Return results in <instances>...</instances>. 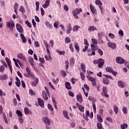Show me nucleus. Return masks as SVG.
Wrapping results in <instances>:
<instances>
[{"label":"nucleus","instance_id":"nucleus-61","mask_svg":"<svg viewBox=\"0 0 129 129\" xmlns=\"http://www.w3.org/2000/svg\"><path fill=\"white\" fill-rule=\"evenodd\" d=\"M34 44H35V47H36L37 48H39V47H40V44H39V42L35 41Z\"/></svg>","mask_w":129,"mask_h":129},{"label":"nucleus","instance_id":"nucleus-23","mask_svg":"<svg viewBox=\"0 0 129 129\" xmlns=\"http://www.w3.org/2000/svg\"><path fill=\"white\" fill-rule=\"evenodd\" d=\"M24 112L26 115H28V114H32V111L29 109L28 107H25L24 108Z\"/></svg>","mask_w":129,"mask_h":129},{"label":"nucleus","instance_id":"nucleus-48","mask_svg":"<svg viewBox=\"0 0 129 129\" xmlns=\"http://www.w3.org/2000/svg\"><path fill=\"white\" fill-rule=\"evenodd\" d=\"M56 52L57 53H58V54H59V55H60L61 56V55H64L65 54V51H59L58 50H56Z\"/></svg>","mask_w":129,"mask_h":129},{"label":"nucleus","instance_id":"nucleus-38","mask_svg":"<svg viewBox=\"0 0 129 129\" xmlns=\"http://www.w3.org/2000/svg\"><path fill=\"white\" fill-rule=\"evenodd\" d=\"M95 4L97 6H102V3H101V1H100V0H96L95 1Z\"/></svg>","mask_w":129,"mask_h":129},{"label":"nucleus","instance_id":"nucleus-5","mask_svg":"<svg viewBox=\"0 0 129 129\" xmlns=\"http://www.w3.org/2000/svg\"><path fill=\"white\" fill-rule=\"evenodd\" d=\"M101 95L105 97H109V96L107 94V88L106 87H103V92L101 93Z\"/></svg>","mask_w":129,"mask_h":129},{"label":"nucleus","instance_id":"nucleus-44","mask_svg":"<svg viewBox=\"0 0 129 129\" xmlns=\"http://www.w3.org/2000/svg\"><path fill=\"white\" fill-rule=\"evenodd\" d=\"M16 113L18 115V116H20V117H22V116H23V114L22 113V112L19 110H17L16 111Z\"/></svg>","mask_w":129,"mask_h":129},{"label":"nucleus","instance_id":"nucleus-3","mask_svg":"<svg viewBox=\"0 0 129 129\" xmlns=\"http://www.w3.org/2000/svg\"><path fill=\"white\" fill-rule=\"evenodd\" d=\"M106 72H109V73H112L114 76H116L117 75V72L113 71L112 67H107L106 68Z\"/></svg>","mask_w":129,"mask_h":129},{"label":"nucleus","instance_id":"nucleus-46","mask_svg":"<svg viewBox=\"0 0 129 129\" xmlns=\"http://www.w3.org/2000/svg\"><path fill=\"white\" fill-rule=\"evenodd\" d=\"M70 64H72V65H74V63H75V59H74V58L71 57L70 60Z\"/></svg>","mask_w":129,"mask_h":129},{"label":"nucleus","instance_id":"nucleus-59","mask_svg":"<svg viewBox=\"0 0 129 129\" xmlns=\"http://www.w3.org/2000/svg\"><path fill=\"white\" fill-rule=\"evenodd\" d=\"M14 9H19V4H18V3H15L14 6Z\"/></svg>","mask_w":129,"mask_h":129},{"label":"nucleus","instance_id":"nucleus-53","mask_svg":"<svg viewBox=\"0 0 129 129\" xmlns=\"http://www.w3.org/2000/svg\"><path fill=\"white\" fill-rule=\"evenodd\" d=\"M71 81L72 84L74 85V84H75L76 81H77V80L74 78H73L71 79Z\"/></svg>","mask_w":129,"mask_h":129},{"label":"nucleus","instance_id":"nucleus-7","mask_svg":"<svg viewBox=\"0 0 129 129\" xmlns=\"http://www.w3.org/2000/svg\"><path fill=\"white\" fill-rule=\"evenodd\" d=\"M116 62L118 64H123L125 62L124 59L120 56H117L116 58Z\"/></svg>","mask_w":129,"mask_h":129},{"label":"nucleus","instance_id":"nucleus-15","mask_svg":"<svg viewBox=\"0 0 129 129\" xmlns=\"http://www.w3.org/2000/svg\"><path fill=\"white\" fill-rule=\"evenodd\" d=\"M90 8L91 10V12L92 13V14H94V15L97 14V11L96 10L94 6H92V4H91L90 5Z\"/></svg>","mask_w":129,"mask_h":129},{"label":"nucleus","instance_id":"nucleus-64","mask_svg":"<svg viewBox=\"0 0 129 129\" xmlns=\"http://www.w3.org/2000/svg\"><path fill=\"white\" fill-rule=\"evenodd\" d=\"M99 9H100V10L101 11V13L102 14H103V8L102 7V5L99 6Z\"/></svg>","mask_w":129,"mask_h":129},{"label":"nucleus","instance_id":"nucleus-45","mask_svg":"<svg viewBox=\"0 0 129 129\" xmlns=\"http://www.w3.org/2000/svg\"><path fill=\"white\" fill-rule=\"evenodd\" d=\"M65 42L67 44H69L70 42H71V40H70V38L69 37H67L65 38Z\"/></svg>","mask_w":129,"mask_h":129},{"label":"nucleus","instance_id":"nucleus-2","mask_svg":"<svg viewBox=\"0 0 129 129\" xmlns=\"http://www.w3.org/2000/svg\"><path fill=\"white\" fill-rule=\"evenodd\" d=\"M87 78H88L89 81L92 82V85L95 87L96 86V79L92 77L90 75L87 76Z\"/></svg>","mask_w":129,"mask_h":129},{"label":"nucleus","instance_id":"nucleus-60","mask_svg":"<svg viewBox=\"0 0 129 129\" xmlns=\"http://www.w3.org/2000/svg\"><path fill=\"white\" fill-rule=\"evenodd\" d=\"M5 60L7 61L8 64L11 63V60L10 59V58H9V57H6Z\"/></svg>","mask_w":129,"mask_h":129},{"label":"nucleus","instance_id":"nucleus-13","mask_svg":"<svg viewBox=\"0 0 129 129\" xmlns=\"http://www.w3.org/2000/svg\"><path fill=\"white\" fill-rule=\"evenodd\" d=\"M104 65V60L102 58H99V62L98 63V68H102V66Z\"/></svg>","mask_w":129,"mask_h":129},{"label":"nucleus","instance_id":"nucleus-51","mask_svg":"<svg viewBox=\"0 0 129 129\" xmlns=\"http://www.w3.org/2000/svg\"><path fill=\"white\" fill-rule=\"evenodd\" d=\"M29 94L30 95H36V93L33 91L32 89H30L29 90Z\"/></svg>","mask_w":129,"mask_h":129},{"label":"nucleus","instance_id":"nucleus-39","mask_svg":"<svg viewBox=\"0 0 129 129\" xmlns=\"http://www.w3.org/2000/svg\"><path fill=\"white\" fill-rule=\"evenodd\" d=\"M35 5L36 7V12H38V11H39V8H40V3L39 2H36Z\"/></svg>","mask_w":129,"mask_h":129},{"label":"nucleus","instance_id":"nucleus-49","mask_svg":"<svg viewBox=\"0 0 129 129\" xmlns=\"http://www.w3.org/2000/svg\"><path fill=\"white\" fill-rule=\"evenodd\" d=\"M66 64V70H68V68H69V61L68 60H66L65 61Z\"/></svg>","mask_w":129,"mask_h":129},{"label":"nucleus","instance_id":"nucleus-36","mask_svg":"<svg viewBox=\"0 0 129 129\" xmlns=\"http://www.w3.org/2000/svg\"><path fill=\"white\" fill-rule=\"evenodd\" d=\"M45 25L48 28H49V29H52V28H53V25H52V24H50V23H49V22H48V21L45 22Z\"/></svg>","mask_w":129,"mask_h":129},{"label":"nucleus","instance_id":"nucleus-37","mask_svg":"<svg viewBox=\"0 0 129 129\" xmlns=\"http://www.w3.org/2000/svg\"><path fill=\"white\" fill-rule=\"evenodd\" d=\"M69 48L71 51L73 53L74 52V48L73 47V43H70L69 44Z\"/></svg>","mask_w":129,"mask_h":129},{"label":"nucleus","instance_id":"nucleus-10","mask_svg":"<svg viewBox=\"0 0 129 129\" xmlns=\"http://www.w3.org/2000/svg\"><path fill=\"white\" fill-rule=\"evenodd\" d=\"M16 29L17 31L19 32V33H23L24 32V29H23V27H22V25L21 24L18 23L16 24Z\"/></svg>","mask_w":129,"mask_h":129},{"label":"nucleus","instance_id":"nucleus-19","mask_svg":"<svg viewBox=\"0 0 129 129\" xmlns=\"http://www.w3.org/2000/svg\"><path fill=\"white\" fill-rule=\"evenodd\" d=\"M17 57L19 58V59H21L23 61H26V57L24 55H23L22 53H18L17 54Z\"/></svg>","mask_w":129,"mask_h":129},{"label":"nucleus","instance_id":"nucleus-56","mask_svg":"<svg viewBox=\"0 0 129 129\" xmlns=\"http://www.w3.org/2000/svg\"><path fill=\"white\" fill-rule=\"evenodd\" d=\"M1 63L2 64H3V66L6 67V68H8V64H7V62H6V61L1 60Z\"/></svg>","mask_w":129,"mask_h":129},{"label":"nucleus","instance_id":"nucleus-35","mask_svg":"<svg viewBox=\"0 0 129 129\" xmlns=\"http://www.w3.org/2000/svg\"><path fill=\"white\" fill-rule=\"evenodd\" d=\"M122 111L124 114L127 113V108L125 106H123L122 108Z\"/></svg>","mask_w":129,"mask_h":129},{"label":"nucleus","instance_id":"nucleus-25","mask_svg":"<svg viewBox=\"0 0 129 129\" xmlns=\"http://www.w3.org/2000/svg\"><path fill=\"white\" fill-rule=\"evenodd\" d=\"M8 75L6 74H5L3 75L0 76V80H7V79H8Z\"/></svg>","mask_w":129,"mask_h":129},{"label":"nucleus","instance_id":"nucleus-32","mask_svg":"<svg viewBox=\"0 0 129 129\" xmlns=\"http://www.w3.org/2000/svg\"><path fill=\"white\" fill-rule=\"evenodd\" d=\"M62 113L66 118H67V119H69V116H68V113L67 112V111L64 110L62 111Z\"/></svg>","mask_w":129,"mask_h":129},{"label":"nucleus","instance_id":"nucleus-57","mask_svg":"<svg viewBox=\"0 0 129 129\" xmlns=\"http://www.w3.org/2000/svg\"><path fill=\"white\" fill-rule=\"evenodd\" d=\"M8 65L9 68L10 70L11 73H13V67H12V63H9Z\"/></svg>","mask_w":129,"mask_h":129},{"label":"nucleus","instance_id":"nucleus-12","mask_svg":"<svg viewBox=\"0 0 129 129\" xmlns=\"http://www.w3.org/2000/svg\"><path fill=\"white\" fill-rule=\"evenodd\" d=\"M108 46L112 50H114V49H116V44L115 43H112L111 42H108L107 43Z\"/></svg>","mask_w":129,"mask_h":129},{"label":"nucleus","instance_id":"nucleus-42","mask_svg":"<svg viewBox=\"0 0 129 129\" xmlns=\"http://www.w3.org/2000/svg\"><path fill=\"white\" fill-rule=\"evenodd\" d=\"M121 129L127 128V124L123 123L120 125Z\"/></svg>","mask_w":129,"mask_h":129},{"label":"nucleus","instance_id":"nucleus-52","mask_svg":"<svg viewBox=\"0 0 129 129\" xmlns=\"http://www.w3.org/2000/svg\"><path fill=\"white\" fill-rule=\"evenodd\" d=\"M97 126L98 129H102V124L101 123H97Z\"/></svg>","mask_w":129,"mask_h":129},{"label":"nucleus","instance_id":"nucleus-50","mask_svg":"<svg viewBox=\"0 0 129 129\" xmlns=\"http://www.w3.org/2000/svg\"><path fill=\"white\" fill-rule=\"evenodd\" d=\"M104 76H105V77H106L105 78H107V79H111L112 80H113V78H112L111 76L104 75Z\"/></svg>","mask_w":129,"mask_h":129},{"label":"nucleus","instance_id":"nucleus-47","mask_svg":"<svg viewBox=\"0 0 129 129\" xmlns=\"http://www.w3.org/2000/svg\"><path fill=\"white\" fill-rule=\"evenodd\" d=\"M47 107L48 109H49V110H50L51 111H53L54 109L53 108V106H52V105L50 104H47Z\"/></svg>","mask_w":129,"mask_h":129},{"label":"nucleus","instance_id":"nucleus-63","mask_svg":"<svg viewBox=\"0 0 129 129\" xmlns=\"http://www.w3.org/2000/svg\"><path fill=\"white\" fill-rule=\"evenodd\" d=\"M39 61H40L41 63H45V59H44V58L39 57Z\"/></svg>","mask_w":129,"mask_h":129},{"label":"nucleus","instance_id":"nucleus-24","mask_svg":"<svg viewBox=\"0 0 129 129\" xmlns=\"http://www.w3.org/2000/svg\"><path fill=\"white\" fill-rule=\"evenodd\" d=\"M28 61L31 66H35V62L34 61V58H33V57H29L28 58Z\"/></svg>","mask_w":129,"mask_h":129},{"label":"nucleus","instance_id":"nucleus-54","mask_svg":"<svg viewBox=\"0 0 129 129\" xmlns=\"http://www.w3.org/2000/svg\"><path fill=\"white\" fill-rule=\"evenodd\" d=\"M4 71H5V67L3 66H1L0 67V72L1 73H4Z\"/></svg>","mask_w":129,"mask_h":129},{"label":"nucleus","instance_id":"nucleus-9","mask_svg":"<svg viewBox=\"0 0 129 129\" xmlns=\"http://www.w3.org/2000/svg\"><path fill=\"white\" fill-rule=\"evenodd\" d=\"M92 44L91 45V48H95V47H98L97 45V40L95 38H92Z\"/></svg>","mask_w":129,"mask_h":129},{"label":"nucleus","instance_id":"nucleus-21","mask_svg":"<svg viewBox=\"0 0 129 129\" xmlns=\"http://www.w3.org/2000/svg\"><path fill=\"white\" fill-rule=\"evenodd\" d=\"M49 6H50V0H46L45 4L42 5V8L47 9Z\"/></svg>","mask_w":129,"mask_h":129},{"label":"nucleus","instance_id":"nucleus-27","mask_svg":"<svg viewBox=\"0 0 129 129\" xmlns=\"http://www.w3.org/2000/svg\"><path fill=\"white\" fill-rule=\"evenodd\" d=\"M103 84H105V85H108V84H109V80L107 78H104L103 79Z\"/></svg>","mask_w":129,"mask_h":129},{"label":"nucleus","instance_id":"nucleus-30","mask_svg":"<svg viewBox=\"0 0 129 129\" xmlns=\"http://www.w3.org/2000/svg\"><path fill=\"white\" fill-rule=\"evenodd\" d=\"M118 85L120 88H124V85L123 84V82L122 81H119L118 82Z\"/></svg>","mask_w":129,"mask_h":129},{"label":"nucleus","instance_id":"nucleus-1","mask_svg":"<svg viewBox=\"0 0 129 129\" xmlns=\"http://www.w3.org/2000/svg\"><path fill=\"white\" fill-rule=\"evenodd\" d=\"M82 12V9L77 8L73 11V15L75 19H78V16L80 13Z\"/></svg>","mask_w":129,"mask_h":129},{"label":"nucleus","instance_id":"nucleus-11","mask_svg":"<svg viewBox=\"0 0 129 129\" xmlns=\"http://www.w3.org/2000/svg\"><path fill=\"white\" fill-rule=\"evenodd\" d=\"M37 101L38 104H39L40 106L42 107V108H44V107L45 106V105L44 104V100H42L41 98H38L37 99Z\"/></svg>","mask_w":129,"mask_h":129},{"label":"nucleus","instance_id":"nucleus-31","mask_svg":"<svg viewBox=\"0 0 129 129\" xmlns=\"http://www.w3.org/2000/svg\"><path fill=\"white\" fill-rule=\"evenodd\" d=\"M93 109H94V112H96V106L95 105V100H93L92 102Z\"/></svg>","mask_w":129,"mask_h":129},{"label":"nucleus","instance_id":"nucleus-58","mask_svg":"<svg viewBox=\"0 0 129 129\" xmlns=\"http://www.w3.org/2000/svg\"><path fill=\"white\" fill-rule=\"evenodd\" d=\"M26 25L28 26V27H29V28H32V24H31V23H30V22H29V21H26Z\"/></svg>","mask_w":129,"mask_h":129},{"label":"nucleus","instance_id":"nucleus-4","mask_svg":"<svg viewBox=\"0 0 129 129\" xmlns=\"http://www.w3.org/2000/svg\"><path fill=\"white\" fill-rule=\"evenodd\" d=\"M6 27L7 28H9L11 30V29L15 28V23L12 20L10 22H7L6 23Z\"/></svg>","mask_w":129,"mask_h":129},{"label":"nucleus","instance_id":"nucleus-34","mask_svg":"<svg viewBox=\"0 0 129 129\" xmlns=\"http://www.w3.org/2000/svg\"><path fill=\"white\" fill-rule=\"evenodd\" d=\"M113 108L115 114H117V113H118V107L115 105H114Z\"/></svg>","mask_w":129,"mask_h":129},{"label":"nucleus","instance_id":"nucleus-29","mask_svg":"<svg viewBox=\"0 0 129 129\" xmlns=\"http://www.w3.org/2000/svg\"><path fill=\"white\" fill-rule=\"evenodd\" d=\"M75 48L76 52L78 53L80 51V48L79 47V45H78V43L77 42L75 43Z\"/></svg>","mask_w":129,"mask_h":129},{"label":"nucleus","instance_id":"nucleus-22","mask_svg":"<svg viewBox=\"0 0 129 129\" xmlns=\"http://www.w3.org/2000/svg\"><path fill=\"white\" fill-rule=\"evenodd\" d=\"M89 32H94V31H97L96 27L93 26H90L88 27Z\"/></svg>","mask_w":129,"mask_h":129},{"label":"nucleus","instance_id":"nucleus-41","mask_svg":"<svg viewBox=\"0 0 129 129\" xmlns=\"http://www.w3.org/2000/svg\"><path fill=\"white\" fill-rule=\"evenodd\" d=\"M97 119L98 121H99V122H102L103 121V119H102L101 116H100V115H97Z\"/></svg>","mask_w":129,"mask_h":129},{"label":"nucleus","instance_id":"nucleus-14","mask_svg":"<svg viewBox=\"0 0 129 129\" xmlns=\"http://www.w3.org/2000/svg\"><path fill=\"white\" fill-rule=\"evenodd\" d=\"M26 70L28 74L30 76V77L33 79H35V76H34V74L31 72L30 69L29 68H26Z\"/></svg>","mask_w":129,"mask_h":129},{"label":"nucleus","instance_id":"nucleus-26","mask_svg":"<svg viewBox=\"0 0 129 129\" xmlns=\"http://www.w3.org/2000/svg\"><path fill=\"white\" fill-rule=\"evenodd\" d=\"M19 12L22 13V15H24L25 13H26V10L25 9V8L23 7V6H20L19 9Z\"/></svg>","mask_w":129,"mask_h":129},{"label":"nucleus","instance_id":"nucleus-20","mask_svg":"<svg viewBox=\"0 0 129 129\" xmlns=\"http://www.w3.org/2000/svg\"><path fill=\"white\" fill-rule=\"evenodd\" d=\"M77 100L80 103H82L83 101V98H82V96L81 95H77Z\"/></svg>","mask_w":129,"mask_h":129},{"label":"nucleus","instance_id":"nucleus-6","mask_svg":"<svg viewBox=\"0 0 129 129\" xmlns=\"http://www.w3.org/2000/svg\"><path fill=\"white\" fill-rule=\"evenodd\" d=\"M44 123L46 124V127L49 126V125H51V121H50V119L47 117H43L42 118Z\"/></svg>","mask_w":129,"mask_h":129},{"label":"nucleus","instance_id":"nucleus-40","mask_svg":"<svg viewBox=\"0 0 129 129\" xmlns=\"http://www.w3.org/2000/svg\"><path fill=\"white\" fill-rule=\"evenodd\" d=\"M79 28H80V27L78 25H76V26H74V27H73L74 32H77V31H78V30H79Z\"/></svg>","mask_w":129,"mask_h":129},{"label":"nucleus","instance_id":"nucleus-62","mask_svg":"<svg viewBox=\"0 0 129 129\" xmlns=\"http://www.w3.org/2000/svg\"><path fill=\"white\" fill-rule=\"evenodd\" d=\"M109 37H110V38H111V39H114V34L110 33L108 35Z\"/></svg>","mask_w":129,"mask_h":129},{"label":"nucleus","instance_id":"nucleus-28","mask_svg":"<svg viewBox=\"0 0 129 129\" xmlns=\"http://www.w3.org/2000/svg\"><path fill=\"white\" fill-rule=\"evenodd\" d=\"M65 86H66V88H67L68 90H70V89H72V87L70 85V83L67 82L65 84Z\"/></svg>","mask_w":129,"mask_h":129},{"label":"nucleus","instance_id":"nucleus-17","mask_svg":"<svg viewBox=\"0 0 129 129\" xmlns=\"http://www.w3.org/2000/svg\"><path fill=\"white\" fill-rule=\"evenodd\" d=\"M71 31H72V27L71 26V24L69 23L68 24V29L66 32L67 34H70V33H71Z\"/></svg>","mask_w":129,"mask_h":129},{"label":"nucleus","instance_id":"nucleus-33","mask_svg":"<svg viewBox=\"0 0 129 129\" xmlns=\"http://www.w3.org/2000/svg\"><path fill=\"white\" fill-rule=\"evenodd\" d=\"M81 68L83 72H86V67H85V64H84V63L81 64Z\"/></svg>","mask_w":129,"mask_h":129},{"label":"nucleus","instance_id":"nucleus-16","mask_svg":"<svg viewBox=\"0 0 129 129\" xmlns=\"http://www.w3.org/2000/svg\"><path fill=\"white\" fill-rule=\"evenodd\" d=\"M76 105L77 106V107H78L80 111H81V112H84V106L80 105L78 103H76Z\"/></svg>","mask_w":129,"mask_h":129},{"label":"nucleus","instance_id":"nucleus-18","mask_svg":"<svg viewBox=\"0 0 129 129\" xmlns=\"http://www.w3.org/2000/svg\"><path fill=\"white\" fill-rule=\"evenodd\" d=\"M38 83H39V79L38 78H35L34 82H31L32 86L34 87L38 85Z\"/></svg>","mask_w":129,"mask_h":129},{"label":"nucleus","instance_id":"nucleus-55","mask_svg":"<svg viewBox=\"0 0 129 129\" xmlns=\"http://www.w3.org/2000/svg\"><path fill=\"white\" fill-rule=\"evenodd\" d=\"M106 119L107 120V121H109V122H111V123L113 122V120H112V119L110 117H106Z\"/></svg>","mask_w":129,"mask_h":129},{"label":"nucleus","instance_id":"nucleus-43","mask_svg":"<svg viewBox=\"0 0 129 129\" xmlns=\"http://www.w3.org/2000/svg\"><path fill=\"white\" fill-rule=\"evenodd\" d=\"M80 75H81V78L82 80H83V81H84V80H85V76H84V73L83 72H81L80 73Z\"/></svg>","mask_w":129,"mask_h":129},{"label":"nucleus","instance_id":"nucleus-8","mask_svg":"<svg viewBox=\"0 0 129 129\" xmlns=\"http://www.w3.org/2000/svg\"><path fill=\"white\" fill-rule=\"evenodd\" d=\"M92 53L91 54H88V56H94L95 55V51L98 50V46H95V47H91Z\"/></svg>","mask_w":129,"mask_h":129}]
</instances>
